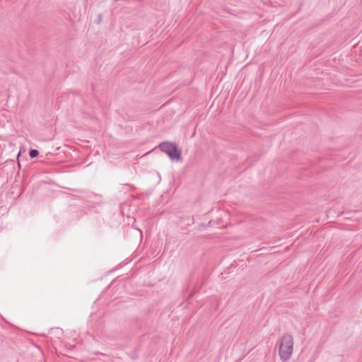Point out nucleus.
<instances>
[{
  "label": "nucleus",
  "mask_w": 362,
  "mask_h": 362,
  "mask_svg": "<svg viewBox=\"0 0 362 362\" xmlns=\"http://www.w3.org/2000/svg\"><path fill=\"white\" fill-rule=\"evenodd\" d=\"M293 351V338L291 334H284L279 341V355L282 361H287Z\"/></svg>",
  "instance_id": "1"
},
{
  "label": "nucleus",
  "mask_w": 362,
  "mask_h": 362,
  "mask_svg": "<svg viewBox=\"0 0 362 362\" xmlns=\"http://www.w3.org/2000/svg\"><path fill=\"white\" fill-rule=\"evenodd\" d=\"M161 151L165 153L171 160L181 161V150L173 143L163 142L160 145Z\"/></svg>",
  "instance_id": "2"
},
{
  "label": "nucleus",
  "mask_w": 362,
  "mask_h": 362,
  "mask_svg": "<svg viewBox=\"0 0 362 362\" xmlns=\"http://www.w3.org/2000/svg\"><path fill=\"white\" fill-rule=\"evenodd\" d=\"M38 153V151L33 149L30 151L29 155L31 158H35L37 156Z\"/></svg>",
  "instance_id": "3"
}]
</instances>
